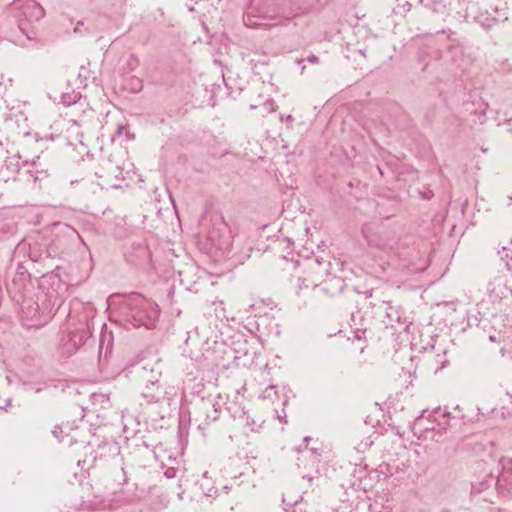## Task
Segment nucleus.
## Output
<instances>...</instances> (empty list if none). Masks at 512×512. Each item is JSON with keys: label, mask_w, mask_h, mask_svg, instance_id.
I'll return each instance as SVG.
<instances>
[{"label": "nucleus", "mask_w": 512, "mask_h": 512, "mask_svg": "<svg viewBox=\"0 0 512 512\" xmlns=\"http://www.w3.org/2000/svg\"><path fill=\"white\" fill-rule=\"evenodd\" d=\"M128 317L135 327L153 328L159 317L158 305L141 296H135L129 302Z\"/></svg>", "instance_id": "obj_1"}]
</instances>
